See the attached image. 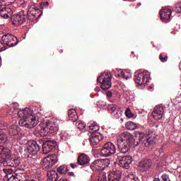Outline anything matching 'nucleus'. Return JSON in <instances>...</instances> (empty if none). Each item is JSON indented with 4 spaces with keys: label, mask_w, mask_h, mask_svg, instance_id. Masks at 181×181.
Returning a JSON list of instances; mask_svg holds the SVG:
<instances>
[{
    "label": "nucleus",
    "mask_w": 181,
    "mask_h": 181,
    "mask_svg": "<svg viewBox=\"0 0 181 181\" xmlns=\"http://www.w3.org/2000/svg\"><path fill=\"white\" fill-rule=\"evenodd\" d=\"M156 137L151 134L139 133L136 136H133L129 132H124L117 137V148L120 153H128L131 148H135L141 142L144 146H151L155 144Z\"/></svg>",
    "instance_id": "obj_1"
},
{
    "label": "nucleus",
    "mask_w": 181,
    "mask_h": 181,
    "mask_svg": "<svg viewBox=\"0 0 181 181\" xmlns=\"http://www.w3.org/2000/svg\"><path fill=\"white\" fill-rule=\"evenodd\" d=\"M18 116L19 118H22L18 122L20 127L32 129L37 125V119L39 118L36 114L33 113V110L29 108L20 110L18 112Z\"/></svg>",
    "instance_id": "obj_2"
},
{
    "label": "nucleus",
    "mask_w": 181,
    "mask_h": 181,
    "mask_svg": "<svg viewBox=\"0 0 181 181\" xmlns=\"http://www.w3.org/2000/svg\"><path fill=\"white\" fill-rule=\"evenodd\" d=\"M0 163L4 166H10V168H16L21 165V159L11 156V150L0 146Z\"/></svg>",
    "instance_id": "obj_3"
},
{
    "label": "nucleus",
    "mask_w": 181,
    "mask_h": 181,
    "mask_svg": "<svg viewBox=\"0 0 181 181\" xmlns=\"http://www.w3.org/2000/svg\"><path fill=\"white\" fill-rule=\"evenodd\" d=\"M16 0H0V16L2 19H9L13 14L12 8L6 6L12 5Z\"/></svg>",
    "instance_id": "obj_4"
},
{
    "label": "nucleus",
    "mask_w": 181,
    "mask_h": 181,
    "mask_svg": "<svg viewBox=\"0 0 181 181\" xmlns=\"http://www.w3.org/2000/svg\"><path fill=\"white\" fill-rule=\"evenodd\" d=\"M111 80H112V76H111V74L105 73L102 74L98 78V83H100V84H101L100 87L102 90H108L109 88H111V86H112Z\"/></svg>",
    "instance_id": "obj_5"
},
{
    "label": "nucleus",
    "mask_w": 181,
    "mask_h": 181,
    "mask_svg": "<svg viewBox=\"0 0 181 181\" xmlns=\"http://www.w3.org/2000/svg\"><path fill=\"white\" fill-rule=\"evenodd\" d=\"M116 152L117 148H115V145L110 141L105 143L102 149H100V153L102 156H104L105 158L112 156V155H115Z\"/></svg>",
    "instance_id": "obj_6"
},
{
    "label": "nucleus",
    "mask_w": 181,
    "mask_h": 181,
    "mask_svg": "<svg viewBox=\"0 0 181 181\" xmlns=\"http://www.w3.org/2000/svg\"><path fill=\"white\" fill-rule=\"evenodd\" d=\"M2 45L4 47H15L19 43V40L11 34H6L1 37Z\"/></svg>",
    "instance_id": "obj_7"
},
{
    "label": "nucleus",
    "mask_w": 181,
    "mask_h": 181,
    "mask_svg": "<svg viewBox=\"0 0 181 181\" xmlns=\"http://www.w3.org/2000/svg\"><path fill=\"white\" fill-rule=\"evenodd\" d=\"M43 144L42 140H30L27 143V152L30 154L36 155L40 151V146Z\"/></svg>",
    "instance_id": "obj_8"
},
{
    "label": "nucleus",
    "mask_w": 181,
    "mask_h": 181,
    "mask_svg": "<svg viewBox=\"0 0 181 181\" xmlns=\"http://www.w3.org/2000/svg\"><path fill=\"white\" fill-rule=\"evenodd\" d=\"M9 18H11V22L14 26H21L26 22V14L23 10L20 11L18 14L11 15Z\"/></svg>",
    "instance_id": "obj_9"
},
{
    "label": "nucleus",
    "mask_w": 181,
    "mask_h": 181,
    "mask_svg": "<svg viewBox=\"0 0 181 181\" xmlns=\"http://www.w3.org/2000/svg\"><path fill=\"white\" fill-rule=\"evenodd\" d=\"M55 163H57V156L52 154L47 156L42 160V166L43 170H49V169L52 168L53 165H55Z\"/></svg>",
    "instance_id": "obj_10"
},
{
    "label": "nucleus",
    "mask_w": 181,
    "mask_h": 181,
    "mask_svg": "<svg viewBox=\"0 0 181 181\" xmlns=\"http://www.w3.org/2000/svg\"><path fill=\"white\" fill-rule=\"evenodd\" d=\"M134 80L139 86H145L149 81V72L139 73L134 76Z\"/></svg>",
    "instance_id": "obj_11"
},
{
    "label": "nucleus",
    "mask_w": 181,
    "mask_h": 181,
    "mask_svg": "<svg viewBox=\"0 0 181 181\" xmlns=\"http://www.w3.org/2000/svg\"><path fill=\"white\" fill-rule=\"evenodd\" d=\"M57 146V142L54 140H47L45 142L42 141V144H41V146H42V153L47 155V153L52 152Z\"/></svg>",
    "instance_id": "obj_12"
},
{
    "label": "nucleus",
    "mask_w": 181,
    "mask_h": 181,
    "mask_svg": "<svg viewBox=\"0 0 181 181\" xmlns=\"http://www.w3.org/2000/svg\"><path fill=\"white\" fill-rule=\"evenodd\" d=\"M117 156L122 168L129 169V165L132 163L133 160L132 157L129 156H122L121 153H118Z\"/></svg>",
    "instance_id": "obj_13"
},
{
    "label": "nucleus",
    "mask_w": 181,
    "mask_h": 181,
    "mask_svg": "<svg viewBox=\"0 0 181 181\" xmlns=\"http://www.w3.org/2000/svg\"><path fill=\"white\" fill-rule=\"evenodd\" d=\"M152 160L149 158H144L139 163V168L141 172H148L152 168Z\"/></svg>",
    "instance_id": "obj_14"
},
{
    "label": "nucleus",
    "mask_w": 181,
    "mask_h": 181,
    "mask_svg": "<svg viewBox=\"0 0 181 181\" xmlns=\"http://www.w3.org/2000/svg\"><path fill=\"white\" fill-rule=\"evenodd\" d=\"M103 137L101 134L92 132L89 138L90 145L92 146H95V145H98V144H100V141H103Z\"/></svg>",
    "instance_id": "obj_15"
},
{
    "label": "nucleus",
    "mask_w": 181,
    "mask_h": 181,
    "mask_svg": "<svg viewBox=\"0 0 181 181\" xmlns=\"http://www.w3.org/2000/svg\"><path fill=\"white\" fill-rule=\"evenodd\" d=\"M163 112H165L163 107L160 105L156 106L152 112V117L154 119H162L163 117Z\"/></svg>",
    "instance_id": "obj_16"
},
{
    "label": "nucleus",
    "mask_w": 181,
    "mask_h": 181,
    "mask_svg": "<svg viewBox=\"0 0 181 181\" xmlns=\"http://www.w3.org/2000/svg\"><path fill=\"white\" fill-rule=\"evenodd\" d=\"M170 16H172V10L170 8H166L160 11V18L163 22H169Z\"/></svg>",
    "instance_id": "obj_17"
},
{
    "label": "nucleus",
    "mask_w": 181,
    "mask_h": 181,
    "mask_svg": "<svg viewBox=\"0 0 181 181\" xmlns=\"http://www.w3.org/2000/svg\"><path fill=\"white\" fill-rule=\"evenodd\" d=\"M13 179L16 181H27L26 172L23 169H19L15 171Z\"/></svg>",
    "instance_id": "obj_18"
},
{
    "label": "nucleus",
    "mask_w": 181,
    "mask_h": 181,
    "mask_svg": "<svg viewBox=\"0 0 181 181\" xmlns=\"http://www.w3.org/2000/svg\"><path fill=\"white\" fill-rule=\"evenodd\" d=\"M122 177V172L120 170L112 171L108 175L109 181H121Z\"/></svg>",
    "instance_id": "obj_19"
},
{
    "label": "nucleus",
    "mask_w": 181,
    "mask_h": 181,
    "mask_svg": "<svg viewBox=\"0 0 181 181\" xmlns=\"http://www.w3.org/2000/svg\"><path fill=\"white\" fill-rule=\"evenodd\" d=\"M77 163L81 166L90 164V157L86 153H81L77 158Z\"/></svg>",
    "instance_id": "obj_20"
},
{
    "label": "nucleus",
    "mask_w": 181,
    "mask_h": 181,
    "mask_svg": "<svg viewBox=\"0 0 181 181\" xmlns=\"http://www.w3.org/2000/svg\"><path fill=\"white\" fill-rule=\"evenodd\" d=\"M90 169L93 171L97 172L98 170H104V167L102 165V163L100 159L94 160L90 165Z\"/></svg>",
    "instance_id": "obj_21"
},
{
    "label": "nucleus",
    "mask_w": 181,
    "mask_h": 181,
    "mask_svg": "<svg viewBox=\"0 0 181 181\" xmlns=\"http://www.w3.org/2000/svg\"><path fill=\"white\" fill-rule=\"evenodd\" d=\"M68 116L70 121H72V122H76V121L78 119V115H77V112H76V110L74 109L68 110Z\"/></svg>",
    "instance_id": "obj_22"
},
{
    "label": "nucleus",
    "mask_w": 181,
    "mask_h": 181,
    "mask_svg": "<svg viewBox=\"0 0 181 181\" xmlns=\"http://www.w3.org/2000/svg\"><path fill=\"white\" fill-rule=\"evenodd\" d=\"M47 181H57L59 179V174L54 170L47 171Z\"/></svg>",
    "instance_id": "obj_23"
},
{
    "label": "nucleus",
    "mask_w": 181,
    "mask_h": 181,
    "mask_svg": "<svg viewBox=\"0 0 181 181\" xmlns=\"http://www.w3.org/2000/svg\"><path fill=\"white\" fill-rule=\"evenodd\" d=\"M49 133L47 129L46 128V126L44 127H42L40 129V130H38V131L35 130L34 132V135H36L37 136H39V135H40V136H42V137L47 136V135H49Z\"/></svg>",
    "instance_id": "obj_24"
},
{
    "label": "nucleus",
    "mask_w": 181,
    "mask_h": 181,
    "mask_svg": "<svg viewBox=\"0 0 181 181\" xmlns=\"http://www.w3.org/2000/svg\"><path fill=\"white\" fill-rule=\"evenodd\" d=\"M57 172L59 175H66L69 172V168L66 165H60L57 168Z\"/></svg>",
    "instance_id": "obj_25"
},
{
    "label": "nucleus",
    "mask_w": 181,
    "mask_h": 181,
    "mask_svg": "<svg viewBox=\"0 0 181 181\" xmlns=\"http://www.w3.org/2000/svg\"><path fill=\"white\" fill-rule=\"evenodd\" d=\"M129 76H131V74H129V73H128L127 71H122L121 69L118 71L117 77L128 80V78H129Z\"/></svg>",
    "instance_id": "obj_26"
},
{
    "label": "nucleus",
    "mask_w": 181,
    "mask_h": 181,
    "mask_svg": "<svg viewBox=\"0 0 181 181\" xmlns=\"http://www.w3.org/2000/svg\"><path fill=\"white\" fill-rule=\"evenodd\" d=\"M38 11L39 8H30L28 11V13L31 14L34 18L37 19V18H39V16H40V14L37 15Z\"/></svg>",
    "instance_id": "obj_27"
},
{
    "label": "nucleus",
    "mask_w": 181,
    "mask_h": 181,
    "mask_svg": "<svg viewBox=\"0 0 181 181\" xmlns=\"http://www.w3.org/2000/svg\"><path fill=\"white\" fill-rule=\"evenodd\" d=\"M136 124H135L134 122H127L126 123V129H129V131H134L136 129Z\"/></svg>",
    "instance_id": "obj_28"
},
{
    "label": "nucleus",
    "mask_w": 181,
    "mask_h": 181,
    "mask_svg": "<svg viewBox=\"0 0 181 181\" xmlns=\"http://www.w3.org/2000/svg\"><path fill=\"white\" fill-rule=\"evenodd\" d=\"M124 181H140L135 174H129L125 177Z\"/></svg>",
    "instance_id": "obj_29"
},
{
    "label": "nucleus",
    "mask_w": 181,
    "mask_h": 181,
    "mask_svg": "<svg viewBox=\"0 0 181 181\" xmlns=\"http://www.w3.org/2000/svg\"><path fill=\"white\" fill-rule=\"evenodd\" d=\"M6 142H8V135L4 132H0V144H6Z\"/></svg>",
    "instance_id": "obj_30"
},
{
    "label": "nucleus",
    "mask_w": 181,
    "mask_h": 181,
    "mask_svg": "<svg viewBox=\"0 0 181 181\" xmlns=\"http://www.w3.org/2000/svg\"><path fill=\"white\" fill-rule=\"evenodd\" d=\"M89 129H90V131H93V132H90V134L92 132H95L96 134H99L97 132L100 131V127L97 124L93 123V124H91V125L89 126Z\"/></svg>",
    "instance_id": "obj_31"
},
{
    "label": "nucleus",
    "mask_w": 181,
    "mask_h": 181,
    "mask_svg": "<svg viewBox=\"0 0 181 181\" xmlns=\"http://www.w3.org/2000/svg\"><path fill=\"white\" fill-rule=\"evenodd\" d=\"M99 160H100V163H102V168H103V170L106 169V168H108L111 163V161L108 158Z\"/></svg>",
    "instance_id": "obj_32"
},
{
    "label": "nucleus",
    "mask_w": 181,
    "mask_h": 181,
    "mask_svg": "<svg viewBox=\"0 0 181 181\" xmlns=\"http://www.w3.org/2000/svg\"><path fill=\"white\" fill-rule=\"evenodd\" d=\"M94 181H107V175L105 173H100Z\"/></svg>",
    "instance_id": "obj_33"
},
{
    "label": "nucleus",
    "mask_w": 181,
    "mask_h": 181,
    "mask_svg": "<svg viewBox=\"0 0 181 181\" xmlns=\"http://www.w3.org/2000/svg\"><path fill=\"white\" fill-rule=\"evenodd\" d=\"M8 134L10 136H16L18 135V130L15 127H11L8 129Z\"/></svg>",
    "instance_id": "obj_34"
},
{
    "label": "nucleus",
    "mask_w": 181,
    "mask_h": 181,
    "mask_svg": "<svg viewBox=\"0 0 181 181\" xmlns=\"http://www.w3.org/2000/svg\"><path fill=\"white\" fill-rule=\"evenodd\" d=\"M76 127H77L78 129H84L86 128V124L79 120L76 122Z\"/></svg>",
    "instance_id": "obj_35"
},
{
    "label": "nucleus",
    "mask_w": 181,
    "mask_h": 181,
    "mask_svg": "<svg viewBox=\"0 0 181 181\" xmlns=\"http://www.w3.org/2000/svg\"><path fill=\"white\" fill-rule=\"evenodd\" d=\"M45 127L47 129L49 134H53V131H54V126H53V124L48 123L47 124H45Z\"/></svg>",
    "instance_id": "obj_36"
},
{
    "label": "nucleus",
    "mask_w": 181,
    "mask_h": 181,
    "mask_svg": "<svg viewBox=\"0 0 181 181\" xmlns=\"http://www.w3.org/2000/svg\"><path fill=\"white\" fill-rule=\"evenodd\" d=\"M126 117H128V118H134V117H135V115L132 114V112H131V109H129V107H128L125 112H124Z\"/></svg>",
    "instance_id": "obj_37"
},
{
    "label": "nucleus",
    "mask_w": 181,
    "mask_h": 181,
    "mask_svg": "<svg viewBox=\"0 0 181 181\" xmlns=\"http://www.w3.org/2000/svg\"><path fill=\"white\" fill-rule=\"evenodd\" d=\"M174 11L177 13H181V3L175 4V5L174 6Z\"/></svg>",
    "instance_id": "obj_38"
},
{
    "label": "nucleus",
    "mask_w": 181,
    "mask_h": 181,
    "mask_svg": "<svg viewBox=\"0 0 181 181\" xmlns=\"http://www.w3.org/2000/svg\"><path fill=\"white\" fill-rule=\"evenodd\" d=\"M1 173H3L4 176L5 175H10L11 173H13V170H12V168H4L3 169V172Z\"/></svg>",
    "instance_id": "obj_39"
},
{
    "label": "nucleus",
    "mask_w": 181,
    "mask_h": 181,
    "mask_svg": "<svg viewBox=\"0 0 181 181\" xmlns=\"http://www.w3.org/2000/svg\"><path fill=\"white\" fill-rule=\"evenodd\" d=\"M28 19V21H30V22H33L35 19H36L34 16H33L30 13H28L27 11V14H25V21Z\"/></svg>",
    "instance_id": "obj_40"
},
{
    "label": "nucleus",
    "mask_w": 181,
    "mask_h": 181,
    "mask_svg": "<svg viewBox=\"0 0 181 181\" xmlns=\"http://www.w3.org/2000/svg\"><path fill=\"white\" fill-rule=\"evenodd\" d=\"M159 60L161 62V63H165V62H168V56H164L162 54H160L159 55Z\"/></svg>",
    "instance_id": "obj_41"
},
{
    "label": "nucleus",
    "mask_w": 181,
    "mask_h": 181,
    "mask_svg": "<svg viewBox=\"0 0 181 181\" xmlns=\"http://www.w3.org/2000/svg\"><path fill=\"white\" fill-rule=\"evenodd\" d=\"M40 8L41 9H47V8H49V2L45 1L40 3Z\"/></svg>",
    "instance_id": "obj_42"
},
{
    "label": "nucleus",
    "mask_w": 181,
    "mask_h": 181,
    "mask_svg": "<svg viewBox=\"0 0 181 181\" xmlns=\"http://www.w3.org/2000/svg\"><path fill=\"white\" fill-rule=\"evenodd\" d=\"M4 179H7V180H8V181H11V180H12V179H13V180H15L14 179H13V177H15V175H13V173H11L10 175H4Z\"/></svg>",
    "instance_id": "obj_43"
},
{
    "label": "nucleus",
    "mask_w": 181,
    "mask_h": 181,
    "mask_svg": "<svg viewBox=\"0 0 181 181\" xmlns=\"http://www.w3.org/2000/svg\"><path fill=\"white\" fill-rule=\"evenodd\" d=\"M109 111H112V112H115L117 111V107L115 105H110L108 107Z\"/></svg>",
    "instance_id": "obj_44"
},
{
    "label": "nucleus",
    "mask_w": 181,
    "mask_h": 181,
    "mask_svg": "<svg viewBox=\"0 0 181 181\" xmlns=\"http://www.w3.org/2000/svg\"><path fill=\"white\" fill-rule=\"evenodd\" d=\"M106 95H107V97H108V98H111V97H112V92L108 90V91L106 93Z\"/></svg>",
    "instance_id": "obj_45"
},
{
    "label": "nucleus",
    "mask_w": 181,
    "mask_h": 181,
    "mask_svg": "<svg viewBox=\"0 0 181 181\" xmlns=\"http://www.w3.org/2000/svg\"><path fill=\"white\" fill-rule=\"evenodd\" d=\"M35 180L36 181H41L42 180V177L40 176V175H35Z\"/></svg>",
    "instance_id": "obj_46"
},
{
    "label": "nucleus",
    "mask_w": 181,
    "mask_h": 181,
    "mask_svg": "<svg viewBox=\"0 0 181 181\" xmlns=\"http://www.w3.org/2000/svg\"><path fill=\"white\" fill-rule=\"evenodd\" d=\"M163 181H168V175H166L165 174L161 176Z\"/></svg>",
    "instance_id": "obj_47"
},
{
    "label": "nucleus",
    "mask_w": 181,
    "mask_h": 181,
    "mask_svg": "<svg viewBox=\"0 0 181 181\" xmlns=\"http://www.w3.org/2000/svg\"><path fill=\"white\" fill-rule=\"evenodd\" d=\"M18 107H19L18 103H16L13 104V108H14V110H18Z\"/></svg>",
    "instance_id": "obj_48"
},
{
    "label": "nucleus",
    "mask_w": 181,
    "mask_h": 181,
    "mask_svg": "<svg viewBox=\"0 0 181 181\" xmlns=\"http://www.w3.org/2000/svg\"><path fill=\"white\" fill-rule=\"evenodd\" d=\"M70 166H71V168H72V169H76V168H77L78 165H77L76 164H74V163H71Z\"/></svg>",
    "instance_id": "obj_49"
},
{
    "label": "nucleus",
    "mask_w": 181,
    "mask_h": 181,
    "mask_svg": "<svg viewBox=\"0 0 181 181\" xmlns=\"http://www.w3.org/2000/svg\"><path fill=\"white\" fill-rule=\"evenodd\" d=\"M69 176H74V173L73 172L68 173Z\"/></svg>",
    "instance_id": "obj_50"
},
{
    "label": "nucleus",
    "mask_w": 181,
    "mask_h": 181,
    "mask_svg": "<svg viewBox=\"0 0 181 181\" xmlns=\"http://www.w3.org/2000/svg\"><path fill=\"white\" fill-rule=\"evenodd\" d=\"M153 181H160V180L158 177H156L153 180Z\"/></svg>",
    "instance_id": "obj_51"
},
{
    "label": "nucleus",
    "mask_w": 181,
    "mask_h": 181,
    "mask_svg": "<svg viewBox=\"0 0 181 181\" xmlns=\"http://www.w3.org/2000/svg\"><path fill=\"white\" fill-rule=\"evenodd\" d=\"M163 148H161L160 151L163 152Z\"/></svg>",
    "instance_id": "obj_52"
},
{
    "label": "nucleus",
    "mask_w": 181,
    "mask_h": 181,
    "mask_svg": "<svg viewBox=\"0 0 181 181\" xmlns=\"http://www.w3.org/2000/svg\"><path fill=\"white\" fill-rule=\"evenodd\" d=\"M93 151H94V149H92Z\"/></svg>",
    "instance_id": "obj_53"
}]
</instances>
